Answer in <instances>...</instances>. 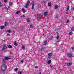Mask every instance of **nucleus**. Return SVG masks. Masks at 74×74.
Returning <instances> with one entry per match:
<instances>
[{"label":"nucleus","instance_id":"f257e3e1","mask_svg":"<svg viewBox=\"0 0 74 74\" xmlns=\"http://www.w3.org/2000/svg\"><path fill=\"white\" fill-rule=\"evenodd\" d=\"M1 69L3 71H5L7 69V66L4 64H3L1 66Z\"/></svg>","mask_w":74,"mask_h":74},{"label":"nucleus","instance_id":"f03ea898","mask_svg":"<svg viewBox=\"0 0 74 74\" xmlns=\"http://www.w3.org/2000/svg\"><path fill=\"white\" fill-rule=\"evenodd\" d=\"M29 4H30V1L29 0L28 1H27V3L25 4V7L26 8H28L29 7Z\"/></svg>","mask_w":74,"mask_h":74},{"label":"nucleus","instance_id":"7ed1b4c3","mask_svg":"<svg viewBox=\"0 0 74 74\" xmlns=\"http://www.w3.org/2000/svg\"><path fill=\"white\" fill-rule=\"evenodd\" d=\"M3 47L2 48V51H4L5 49H7V45H6L5 44H3Z\"/></svg>","mask_w":74,"mask_h":74},{"label":"nucleus","instance_id":"20e7f679","mask_svg":"<svg viewBox=\"0 0 74 74\" xmlns=\"http://www.w3.org/2000/svg\"><path fill=\"white\" fill-rule=\"evenodd\" d=\"M52 55V54L51 53H49L48 54V58L49 59H51Z\"/></svg>","mask_w":74,"mask_h":74},{"label":"nucleus","instance_id":"39448f33","mask_svg":"<svg viewBox=\"0 0 74 74\" xmlns=\"http://www.w3.org/2000/svg\"><path fill=\"white\" fill-rule=\"evenodd\" d=\"M71 64H72V63L71 62L67 63L66 64V66H70Z\"/></svg>","mask_w":74,"mask_h":74},{"label":"nucleus","instance_id":"423d86ee","mask_svg":"<svg viewBox=\"0 0 74 74\" xmlns=\"http://www.w3.org/2000/svg\"><path fill=\"white\" fill-rule=\"evenodd\" d=\"M7 61V60H6V59L5 58H4L3 59V61L2 63H6V61Z\"/></svg>","mask_w":74,"mask_h":74},{"label":"nucleus","instance_id":"0eeeda50","mask_svg":"<svg viewBox=\"0 0 74 74\" xmlns=\"http://www.w3.org/2000/svg\"><path fill=\"white\" fill-rule=\"evenodd\" d=\"M55 8L56 9H58L59 8V5H56L54 6Z\"/></svg>","mask_w":74,"mask_h":74},{"label":"nucleus","instance_id":"6e6552de","mask_svg":"<svg viewBox=\"0 0 74 74\" xmlns=\"http://www.w3.org/2000/svg\"><path fill=\"white\" fill-rule=\"evenodd\" d=\"M68 56L69 58H71L72 57V54L71 53H68Z\"/></svg>","mask_w":74,"mask_h":74},{"label":"nucleus","instance_id":"1a4fd4ad","mask_svg":"<svg viewBox=\"0 0 74 74\" xmlns=\"http://www.w3.org/2000/svg\"><path fill=\"white\" fill-rule=\"evenodd\" d=\"M47 44V41L45 40L44 41L43 43V45H46V44Z\"/></svg>","mask_w":74,"mask_h":74},{"label":"nucleus","instance_id":"9d476101","mask_svg":"<svg viewBox=\"0 0 74 74\" xmlns=\"http://www.w3.org/2000/svg\"><path fill=\"white\" fill-rule=\"evenodd\" d=\"M6 32H8V33H11V32H12V31L10 29L7 30L6 31Z\"/></svg>","mask_w":74,"mask_h":74},{"label":"nucleus","instance_id":"9b49d317","mask_svg":"<svg viewBox=\"0 0 74 74\" xmlns=\"http://www.w3.org/2000/svg\"><path fill=\"white\" fill-rule=\"evenodd\" d=\"M47 14H48V12H45L44 13V16H46L47 15Z\"/></svg>","mask_w":74,"mask_h":74},{"label":"nucleus","instance_id":"f8f14e48","mask_svg":"<svg viewBox=\"0 0 74 74\" xmlns=\"http://www.w3.org/2000/svg\"><path fill=\"white\" fill-rule=\"evenodd\" d=\"M22 48L23 49V50H25V47L24 45H23Z\"/></svg>","mask_w":74,"mask_h":74},{"label":"nucleus","instance_id":"ddd939ff","mask_svg":"<svg viewBox=\"0 0 74 74\" xmlns=\"http://www.w3.org/2000/svg\"><path fill=\"white\" fill-rule=\"evenodd\" d=\"M22 11L24 13H25L26 12V10H25L24 8L22 9Z\"/></svg>","mask_w":74,"mask_h":74},{"label":"nucleus","instance_id":"4468645a","mask_svg":"<svg viewBox=\"0 0 74 74\" xmlns=\"http://www.w3.org/2000/svg\"><path fill=\"white\" fill-rule=\"evenodd\" d=\"M5 58L6 60H8V59H11V58H8L7 57H5Z\"/></svg>","mask_w":74,"mask_h":74},{"label":"nucleus","instance_id":"2eb2a0df","mask_svg":"<svg viewBox=\"0 0 74 74\" xmlns=\"http://www.w3.org/2000/svg\"><path fill=\"white\" fill-rule=\"evenodd\" d=\"M51 60H49L47 62L48 64H51Z\"/></svg>","mask_w":74,"mask_h":74},{"label":"nucleus","instance_id":"dca6fc26","mask_svg":"<svg viewBox=\"0 0 74 74\" xmlns=\"http://www.w3.org/2000/svg\"><path fill=\"white\" fill-rule=\"evenodd\" d=\"M30 27L31 28H33L34 27V26H33V25L31 24L30 25Z\"/></svg>","mask_w":74,"mask_h":74},{"label":"nucleus","instance_id":"f3484780","mask_svg":"<svg viewBox=\"0 0 74 74\" xmlns=\"http://www.w3.org/2000/svg\"><path fill=\"white\" fill-rule=\"evenodd\" d=\"M14 45L15 46H18V44L16 43V42H15L14 43Z\"/></svg>","mask_w":74,"mask_h":74},{"label":"nucleus","instance_id":"a211bd4d","mask_svg":"<svg viewBox=\"0 0 74 74\" xmlns=\"http://www.w3.org/2000/svg\"><path fill=\"white\" fill-rule=\"evenodd\" d=\"M9 4L10 6H11V5L12 4V2H9Z\"/></svg>","mask_w":74,"mask_h":74},{"label":"nucleus","instance_id":"6ab92c4d","mask_svg":"<svg viewBox=\"0 0 74 74\" xmlns=\"http://www.w3.org/2000/svg\"><path fill=\"white\" fill-rule=\"evenodd\" d=\"M51 4H51V3H48V5L49 7H51Z\"/></svg>","mask_w":74,"mask_h":74},{"label":"nucleus","instance_id":"aec40b11","mask_svg":"<svg viewBox=\"0 0 74 74\" xmlns=\"http://www.w3.org/2000/svg\"><path fill=\"white\" fill-rule=\"evenodd\" d=\"M45 49V48H44V47H42V48L41 49V51H44Z\"/></svg>","mask_w":74,"mask_h":74},{"label":"nucleus","instance_id":"412c9836","mask_svg":"<svg viewBox=\"0 0 74 74\" xmlns=\"http://www.w3.org/2000/svg\"><path fill=\"white\" fill-rule=\"evenodd\" d=\"M12 46L11 45H9L8 46V48H12Z\"/></svg>","mask_w":74,"mask_h":74},{"label":"nucleus","instance_id":"4be33fe9","mask_svg":"<svg viewBox=\"0 0 74 74\" xmlns=\"http://www.w3.org/2000/svg\"><path fill=\"white\" fill-rule=\"evenodd\" d=\"M27 22H30V18H27Z\"/></svg>","mask_w":74,"mask_h":74},{"label":"nucleus","instance_id":"5701e85b","mask_svg":"<svg viewBox=\"0 0 74 74\" xmlns=\"http://www.w3.org/2000/svg\"><path fill=\"white\" fill-rule=\"evenodd\" d=\"M34 8V5H32V10H33Z\"/></svg>","mask_w":74,"mask_h":74},{"label":"nucleus","instance_id":"b1692460","mask_svg":"<svg viewBox=\"0 0 74 74\" xmlns=\"http://www.w3.org/2000/svg\"><path fill=\"white\" fill-rule=\"evenodd\" d=\"M69 34L71 35H71H73V32H71L70 33H69Z\"/></svg>","mask_w":74,"mask_h":74},{"label":"nucleus","instance_id":"393cba45","mask_svg":"<svg viewBox=\"0 0 74 74\" xmlns=\"http://www.w3.org/2000/svg\"><path fill=\"white\" fill-rule=\"evenodd\" d=\"M71 31L72 32H74V27H73L71 28Z\"/></svg>","mask_w":74,"mask_h":74},{"label":"nucleus","instance_id":"a878e982","mask_svg":"<svg viewBox=\"0 0 74 74\" xmlns=\"http://www.w3.org/2000/svg\"><path fill=\"white\" fill-rule=\"evenodd\" d=\"M7 25H8V23L7 22H5V26H7Z\"/></svg>","mask_w":74,"mask_h":74},{"label":"nucleus","instance_id":"bb28decb","mask_svg":"<svg viewBox=\"0 0 74 74\" xmlns=\"http://www.w3.org/2000/svg\"><path fill=\"white\" fill-rule=\"evenodd\" d=\"M18 70V69L17 68H16L15 69H14L15 71H17Z\"/></svg>","mask_w":74,"mask_h":74},{"label":"nucleus","instance_id":"cd10ccee","mask_svg":"<svg viewBox=\"0 0 74 74\" xmlns=\"http://www.w3.org/2000/svg\"><path fill=\"white\" fill-rule=\"evenodd\" d=\"M59 38V36L58 35L57 36L56 38L57 40H58Z\"/></svg>","mask_w":74,"mask_h":74},{"label":"nucleus","instance_id":"c85d7f7f","mask_svg":"<svg viewBox=\"0 0 74 74\" xmlns=\"http://www.w3.org/2000/svg\"><path fill=\"white\" fill-rule=\"evenodd\" d=\"M4 26H1V29H4Z\"/></svg>","mask_w":74,"mask_h":74},{"label":"nucleus","instance_id":"c756f323","mask_svg":"<svg viewBox=\"0 0 74 74\" xmlns=\"http://www.w3.org/2000/svg\"><path fill=\"white\" fill-rule=\"evenodd\" d=\"M67 8H68L66 9V11H69V6L67 7Z\"/></svg>","mask_w":74,"mask_h":74},{"label":"nucleus","instance_id":"7c9ffc66","mask_svg":"<svg viewBox=\"0 0 74 74\" xmlns=\"http://www.w3.org/2000/svg\"><path fill=\"white\" fill-rule=\"evenodd\" d=\"M61 41L60 40H59L57 41L56 42H59Z\"/></svg>","mask_w":74,"mask_h":74},{"label":"nucleus","instance_id":"2f4dec72","mask_svg":"<svg viewBox=\"0 0 74 74\" xmlns=\"http://www.w3.org/2000/svg\"><path fill=\"white\" fill-rule=\"evenodd\" d=\"M34 1H32L31 4H32V5H34Z\"/></svg>","mask_w":74,"mask_h":74},{"label":"nucleus","instance_id":"473e14b6","mask_svg":"<svg viewBox=\"0 0 74 74\" xmlns=\"http://www.w3.org/2000/svg\"><path fill=\"white\" fill-rule=\"evenodd\" d=\"M20 12L19 11H18L16 12V14H18Z\"/></svg>","mask_w":74,"mask_h":74},{"label":"nucleus","instance_id":"72a5a7b5","mask_svg":"<svg viewBox=\"0 0 74 74\" xmlns=\"http://www.w3.org/2000/svg\"><path fill=\"white\" fill-rule=\"evenodd\" d=\"M24 62V60H22L21 61V62L22 63H23V62Z\"/></svg>","mask_w":74,"mask_h":74},{"label":"nucleus","instance_id":"f704fd0d","mask_svg":"<svg viewBox=\"0 0 74 74\" xmlns=\"http://www.w3.org/2000/svg\"><path fill=\"white\" fill-rule=\"evenodd\" d=\"M45 3H46V1H43L42 2L43 4H45Z\"/></svg>","mask_w":74,"mask_h":74},{"label":"nucleus","instance_id":"c9c22d12","mask_svg":"<svg viewBox=\"0 0 74 74\" xmlns=\"http://www.w3.org/2000/svg\"><path fill=\"white\" fill-rule=\"evenodd\" d=\"M26 16L25 15H23L21 16V17H23V18H25V17Z\"/></svg>","mask_w":74,"mask_h":74},{"label":"nucleus","instance_id":"e433bc0d","mask_svg":"<svg viewBox=\"0 0 74 74\" xmlns=\"http://www.w3.org/2000/svg\"><path fill=\"white\" fill-rule=\"evenodd\" d=\"M37 16H41V14H37Z\"/></svg>","mask_w":74,"mask_h":74},{"label":"nucleus","instance_id":"4c0bfd02","mask_svg":"<svg viewBox=\"0 0 74 74\" xmlns=\"http://www.w3.org/2000/svg\"><path fill=\"white\" fill-rule=\"evenodd\" d=\"M7 0H4V3H6L7 2Z\"/></svg>","mask_w":74,"mask_h":74},{"label":"nucleus","instance_id":"58836bf2","mask_svg":"<svg viewBox=\"0 0 74 74\" xmlns=\"http://www.w3.org/2000/svg\"><path fill=\"white\" fill-rule=\"evenodd\" d=\"M71 48L72 49V50H74V47H71Z\"/></svg>","mask_w":74,"mask_h":74},{"label":"nucleus","instance_id":"ea45409f","mask_svg":"<svg viewBox=\"0 0 74 74\" xmlns=\"http://www.w3.org/2000/svg\"><path fill=\"white\" fill-rule=\"evenodd\" d=\"M18 74H21L22 73H21V72H18Z\"/></svg>","mask_w":74,"mask_h":74},{"label":"nucleus","instance_id":"a19ab883","mask_svg":"<svg viewBox=\"0 0 74 74\" xmlns=\"http://www.w3.org/2000/svg\"><path fill=\"white\" fill-rule=\"evenodd\" d=\"M1 2L0 1V7H1Z\"/></svg>","mask_w":74,"mask_h":74},{"label":"nucleus","instance_id":"79ce46f5","mask_svg":"<svg viewBox=\"0 0 74 74\" xmlns=\"http://www.w3.org/2000/svg\"><path fill=\"white\" fill-rule=\"evenodd\" d=\"M35 69H38V66H35Z\"/></svg>","mask_w":74,"mask_h":74},{"label":"nucleus","instance_id":"37998d69","mask_svg":"<svg viewBox=\"0 0 74 74\" xmlns=\"http://www.w3.org/2000/svg\"><path fill=\"white\" fill-rule=\"evenodd\" d=\"M69 21L68 20L66 21V22L67 23H69Z\"/></svg>","mask_w":74,"mask_h":74},{"label":"nucleus","instance_id":"c03bdc74","mask_svg":"<svg viewBox=\"0 0 74 74\" xmlns=\"http://www.w3.org/2000/svg\"><path fill=\"white\" fill-rule=\"evenodd\" d=\"M52 37H51V38H50V40H52Z\"/></svg>","mask_w":74,"mask_h":74},{"label":"nucleus","instance_id":"a18cd8bd","mask_svg":"<svg viewBox=\"0 0 74 74\" xmlns=\"http://www.w3.org/2000/svg\"><path fill=\"white\" fill-rule=\"evenodd\" d=\"M56 18H58V15H57V16H56Z\"/></svg>","mask_w":74,"mask_h":74},{"label":"nucleus","instance_id":"49530a36","mask_svg":"<svg viewBox=\"0 0 74 74\" xmlns=\"http://www.w3.org/2000/svg\"><path fill=\"white\" fill-rule=\"evenodd\" d=\"M37 19L38 20V19H39V17H37Z\"/></svg>","mask_w":74,"mask_h":74},{"label":"nucleus","instance_id":"de8ad7c7","mask_svg":"<svg viewBox=\"0 0 74 74\" xmlns=\"http://www.w3.org/2000/svg\"><path fill=\"white\" fill-rule=\"evenodd\" d=\"M7 36H10V34H7Z\"/></svg>","mask_w":74,"mask_h":74},{"label":"nucleus","instance_id":"09e8293b","mask_svg":"<svg viewBox=\"0 0 74 74\" xmlns=\"http://www.w3.org/2000/svg\"><path fill=\"white\" fill-rule=\"evenodd\" d=\"M13 33H15V31H13Z\"/></svg>","mask_w":74,"mask_h":74},{"label":"nucleus","instance_id":"8fccbe9b","mask_svg":"<svg viewBox=\"0 0 74 74\" xmlns=\"http://www.w3.org/2000/svg\"><path fill=\"white\" fill-rule=\"evenodd\" d=\"M50 67L51 68H52V67H53V66H50Z\"/></svg>","mask_w":74,"mask_h":74},{"label":"nucleus","instance_id":"3c124183","mask_svg":"<svg viewBox=\"0 0 74 74\" xmlns=\"http://www.w3.org/2000/svg\"><path fill=\"white\" fill-rule=\"evenodd\" d=\"M27 67H29V65H27Z\"/></svg>","mask_w":74,"mask_h":74},{"label":"nucleus","instance_id":"603ef678","mask_svg":"<svg viewBox=\"0 0 74 74\" xmlns=\"http://www.w3.org/2000/svg\"><path fill=\"white\" fill-rule=\"evenodd\" d=\"M66 14H69V13H68V12H66Z\"/></svg>","mask_w":74,"mask_h":74},{"label":"nucleus","instance_id":"864d4df0","mask_svg":"<svg viewBox=\"0 0 74 74\" xmlns=\"http://www.w3.org/2000/svg\"><path fill=\"white\" fill-rule=\"evenodd\" d=\"M3 74H5V73H3Z\"/></svg>","mask_w":74,"mask_h":74},{"label":"nucleus","instance_id":"5fc2aeb1","mask_svg":"<svg viewBox=\"0 0 74 74\" xmlns=\"http://www.w3.org/2000/svg\"><path fill=\"white\" fill-rule=\"evenodd\" d=\"M47 1L48 0H47Z\"/></svg>","mask_w":74,"mask_h":74},{"label":"nucleus","instance_id":"6e6d98bb","mask_svg":"<svg viewBox=\"0 0 74 74\" xmlns=\"http://www.w3.org/2000/svg\"><path fill=\"white\" fill-rule=\"evenodd\" d=\"M73 18H74V17H73Z\"/></svg>","mask_w":74,"mask_h":74}]
</instances>
